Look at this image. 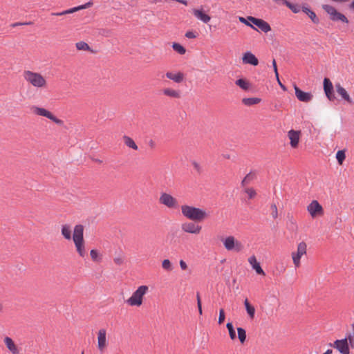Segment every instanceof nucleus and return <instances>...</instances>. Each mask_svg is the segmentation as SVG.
<instances>
[{
    "label": "nucleus",
    "instance_id": "6ab92c4d",
    "mask_svg": "<svg viewBox=\"0 0 354 354\" xmlns=\"http://www.w3.org/2000/svg\"><path fill=\"white\" fill-rule=\"evenodd\" d=\"M5 345L12 354H20L18 346L15 344L12 338L6 337L3 339Z\"/></svg>",
    "mask_w": 354,
    "mask_h": 354
},
{
    "label": "nucleus",
    "instance_id": "8fccbe9b",
    "mask_svg": "<svg viewBox=\"0 0 354 354\" xmlns=\"http://www.w3.org/2000/svg\"><path fill=\"white\" fill-rule=\"evenodd\" d=\"M185 36H186V37H187V38H192H192H196V34H195L194 32H192V31H188V32H186V34H185Z\"/></svg>",
    "mask_w": 354,
    "mask_h": 354
},
{
    "label": "nucleus",
    "instance_id": "de8ad7c7",
    "mask_svg": "<svg viewBox=\"0 0 354 354\" xmlns=\"http://www.w3.org/2000/svg\"><path fill=\"white\" fill-rule=\"evenodd\" d=\"M113 261L116 265L120 266L124 263V258L121 256L116 257L113 259Z\"/></svg>",
    "mask_w": 354,
    "mask_h": 354
},
{
    "label": "nucleus",
    "instance_id": "cd10ccee",
    "mask_svg": "<svg viewBox=\"0 0 354 354\" xmlns=\"http://www.w3.org/2000/svg\"><path fill=\"white\" fill-rule=\"evenodd\" d=\"M122 138L124 140V143L127 147H128L133 150H138V145L136 144L134 140L131 137H129L128 136H124Z\"/></svg>",
    "mask_w": 354,
    "mask_h": 354
},
{
    "label": "nucleus",
    "instance_id": "a18cd8bd",
    "mask_svg": "<svg viewBox=\"0 0 354 354\" xmlns=\"http://www.w3.org/2000/svg\"><path fill=\"white\" fill-rule=\"evenodd\" d=\"M192 165L194 169V170L198 173V174H201L202 172V167L201 166V165L196 162V161H193L192 162Z\"/></svg>",
    "mask_w": 354,
    "mask_h": 354
},
{
    "label": "nucleus",
    "instance_id": "7ed1b4c3",
    "mask_svg": "<svg viewBox=\"0 0 354 354\" xmlns=\"http://www.w3.org/2000/svg\"><path fill=\"white\" fill-rule=\"evenodd\" d=\"M73 240L78 254L81 257H84L86 254V252L84 240V226L82 225H76L75 226Z\"/></svg>",
    "mask_w": 354,
    "mask_h": 354
},
{
    "label": "nucleus",
    "instance_id": "79ce46f5",
    "mask_svg": "<svg viewBox=\"0 0 354 354\" xmlns=\"http://www.w3.org/2000/svg\"><path fill=\"white\" fill-rule=\"evenodd\" d=\"M245 192L250 199L254 198L257 195L256 191L252 187L245 189Z\"/></svg>",
    "mask_w": 354,
    "mask_h": 354
},
{
    "label": "nucleus",
    "instance_id": "f03ea898",
    "mask_svg": "<svg viewBox=\"0 0 354 354\" xmlns=\"http://www.w3.org/2000/svg\"><path fill=\"white\" fill-rule=\"evenodd\" d=\"M329 345L340 354H350V347L354 348V324L352 325V333H348L345 338L337 339Z\"/></svg>",
    "mask_w": 354,
    "mask_h": 354
},
{
    "label": "nucleus",
    "instance_id": "dca6fc26",
    "mask_svg": "<svg viewBox=\"0 0 354 354\" xmlns=\"http://www.w3.org/2000/svg\"><path fill=\"white\" fill-rule=\"evenodd\" d=\"M294 88L295 91V95L299 101L308 102L313 99V95L310 93L304 92L296 85L294 86Z\"/></svg>",
    "mask_w": 354,
    "mask_h": 354
},
{
    "label": "nucleus",
    "instance_id": "864d4df0",
    "mask_svg": "<svg viewBox=\"0 0 354 354\" xmlns=\"http://www.w3.org/2000/svg\"><path fill=\"white\" fill-rule=\"evenodd\" d=\"M148 145L151 149H153L156 147V143L153 140H150Z\"/></svg>",
    "mask_w": 354,
    "mask_h": 354
},
{
    "label": "nucleus",
    "instance_id": "f8f14e48",
    "mask_svg": "<svg viewBox=\"0 0 354 354\" xmlns=\"http://www.w3.org/2000/svg\"><path fill=\"white\" fill-rule=\"evenodd\" d=\"M252 24L257 26L262 32L267 33L271 30L270 24L262 19L250 17L248 19Z\"/></svg>",
    "mask_w": 354,
    "mask_h": 354
},
{
    "label": "nucleus",
    "instance_id": "e433bc0d",
    "mask_svg": "<svg viewBox=\"0 0 354 354\" xmlns=\"http://www.w3.org/2000/svg\"><path fill=\"white\" fill-rule=\"evenodd\" d=\"M162 93L164 95L171 97H177V91L171 89V88H165L162 90Z\"/></svg>",
    "mask_w": 354,
    "mask_h": 354
},
{
    "label": "nucleus",
    "instance_id": "ddd939ff",
    "mask_svg": "<svg viewBox=\"0 0 354 354\" xmlns=\"http://www.w3.org/2000/svg\"><path fill=\"white\" fill-rule=\"evenodd\" d=\"M192 14L198 20L204 24H208L211 20V17L205 12L203 7L193 9Z\"/></svg>",
    "mask_w": 354,
    "mask_h": 354
},
{
    "label": "nucleus",
    "instance_id": "4468645a",
    "mask_svg": "<svg viewBox=\"0 0 354 354\" xmlns=\"http://www.w3.org/2000/svg\"><path fill=\"white\" fill-rule=\"evenodd\" d=\"M106 346V330L104 328H101L97 333V348L101 352H103Z\"/></svg>",
    "mask_w": 354,
    "mask_h": 354
},
{
    "label": "nucleus",
    "instance_id": "72a5a7b5",
    "mask_svg": "<svg viewBox=\"0 0 354 354\" xmlns=\"http://www.w3.org/2000/svg\"><path fill=\"white\" fill-rule=\"evenodd\" d=\"M322 9L330 16V17L333 15V13L337 10L334 6L324 4L322 5Z\"/></svg>",
    "mask_w": 354,
    "mask_h": 354
},
{
    "label": "nucleus",
    "instance_id": "c85d7f7f",
    "mask_svg": "<svg viewBox=\"0 0 354 354\" xmlns=\"http://www.w3.org/2000/svg\"><path fill=\"white\" fill-rule=\"evenodd\" d=\"M62 235L67 240H71L72 238L71 236V226L68 224H64L62 226L61 229Z\"/></svg>",
    "mask_w": 354,
    "mask_h": 354
},
{
    "label": "nucleus",
    "instance_id": "69168bd1",
    "mask_svg": "<svg viewBox=\"0 0 354 354\" xmlns=\"http://www.w3.org/2000/svg\"><path fill=\"white\" fill-rule=\"evenodd\" d=\"M82 354H84V352H82Z\"/></svg>",
    "mask_w": 354,
    "mask_h": 354
},
{
    "label": "nucleus",
    "instance_id": "412c9836",
    "mask_svg": "<svg viewBox=\"0 0 354 354\" xmlns=\"http://www.w3.org/2000/svg\"><path fill=\"white\" fill-rule=\"evenodd\" d=\"M248 262L251 265L252 268L255 270L257 274L265 275V272L261 268L260 264L257 262L255 256H251L250 257H249Z\"/></svg>",
    "mask_w": 354,
    "mask_h": 354
},
{
    "label": "nucleus",
    "instance_id": "2f4dec72",
    "mask_svg": "<svg viewBox=\"0 0 354 354\" xmlns=\"http://www.w3.org/2000/svg\"><path fill=\"white\" fill-rule=\"evenodd\" d=\"M226 327L229 332L230 337L232 340H234L236 337L235 330L234 328L233 324L232 322H228L226 324Z\"/></svg>",
    "mask_w": 354,
    "mask_h": 354
},
{
    "label": "nucleus",
    "instance_id": "13d9d810",
    "mask_svg": "<svg viewBox=\"0 0 354 354\" xmlns=\"http://www.w3.org/2000/svg\"><path fill=\"white\" fill-rule=\"evenodd\" d=\"M178 82H179L181 80H183V74L178 72Z\"/></svg>",
    "mask_w": 354,
    "mask_h": 354
},
{
    "label": "nucleus",
    "instance_id": "e2e57ef3",
    "mask_svg": "<svg viewBox=\"0 0 354 354\" xmlns=\"http://www.w3.org/2000/svg\"><path fill=\"white\" fill-rule=\"evenodd\" d=\"M178 3H183V4L185 5V6L187 5V0H178Z\"/></svg>",
    "mask_w": 354,
    "mask_h": 354
},
{
    "label": "nucleus",
    "instance_id": "49530a36",
    "mask_svg": "<svg viewBox=\"0 0 354 354\" xmlns=\"http://www.w3.org/2000/svg\"><path fill=\"white\" fill-rule=\"evenodd\" d=\"M166 76L169 79L172 80L174 82H177V73L168 72L166 73Z\"/></svg>",
    "mask_w": 354,
    "mask_h": 354
},
{
    "label": "nucleus",
    "instance_id": "6e6552de",
    "mask_svg": "<svg viewBox=\"0 0 354 354\" xmlns=\"http://www.w3.org/2000/svg\"><path fill=\"white\" fill-rule=\"evenodd\" d=\"M32 109L35 115L46 117L59 126H62L64 124L63 120L57 118L51 112L44 108L33 106Z\"/></svg>",
    "mask_w": 354,
    "mask_h": 354
},
{
    "label": "nucleus",
    "instance_id": "1a4fd4ad",
    "mask_svg": "<svg viewBox=\"0 0 354 354\" xmlns=\"http://www.w3.org/2000/svg\"><path fill=\"white\" fill-rule=\"evenodd\" d=\"M307 211L312 218L322 216L324 213L322 206L316 200H313L307 206Z\"/></svg>",
    "mask_w": 354,
    "mask_h": 354
},
{
    "label": "nucleus",
    "instance_id": "4be33fe9",
    "mask_svg": "<svg viewBox=\"0 0 354 354\" xmlns=\"http://www.w3.org/2000/svg\"><path fill=\"white\" fill-rule=\"evenodd\" d=\"M335 88L337 93L346 102L348 103H352V100L347 93L346 90L343 88L339 84L335 85Z\"/></svg>",
    "mask_w": 354,
    "mask_h": 354
},
{
    "label": "nucleus",
    "instance_id": "f704fd0d",
    "mask_svg": "<svg viewBox=\"0 0 354 354\" xmlns=\"http://www.w3.org/2000/svg\"><path fill=\"white\" fill-rule=\"evenodd\" d=\"M250 17H253L252 16H248L246 18L243 17H239V21L240 22L244 24L245 25L250 27L251 28L257 30V28L251 24L252 22L248 19Z\"/></svg>",
    "mask_w": 354,
    "mask_h": 354
},
{
    "label": "nucleus",
    "instance_id": "0eeeda50",
    "mask_svg": "<svg viewBox=\"0 0 354 354\" xmlns=\"http://www.w3.org/2000/svg\"><path fill=\"white\" fill-rule=\"evenodd\" d=\"M307 252V244L304 241L299 242L297 245V250L292 252L291 257L295 268L301 266V259Z\"/></svg>",
    "mask_w": 354,
    "mask_h": 354
},
{
    "label": "nucleus",
    "instance_id": "a19ab883",
    "mask_svg": "<svg viewBox=\"0 0 354 354\" xmlns=\"http://www.w3.org/2000/svg\"><path fill=\"white\" fill-rule=\"evenodd\" d=\"M180 266L183 270L186 271L187 274H190L192 273V270L188 267V266L184 261H180Z\"/></svg>",
    "mask_w": 354,
    "mask_h": 354
},
{
    "label": "nucleus",
    "instance_id": "a211bd4d",
    "mask_svg": "<svg viewBox=\"0 0 354 354\" xmlns=\"http://www.w3.org/2000/svg\"><path fill=\"white\" fill-rule=\"evenodd\" d=\"M242 62L245 64H250L252 66H257L259 60L257 57L251 52H245L242 57Z\"/></svg>",
    "mask_w": 354,
    "mask_h": 354
},
{
    "label": "nucleus",
    "instance_id": "c03bdc74",
    "mask_svg": "<svg viewBox=\"0 0 354 354\" xmlns=\"http://www.w3.org/2000/svg\"><path fill=\"white\" fill-rule=\"evenodd\" d=\"M225 318V311L223 308L219 310L218 324H221L224 322Z\"/></svg>",
    "mask_w": 354,
    "mask_h": 354
},
{
    "label": "nucleus",
    "instance_id": "9d476101",
    "mask_svg": "<svg viewBox=\"0 0 354 354\" xmlns=\"http://www.w3.org/2000/svg\"><path fill=\"white\" fill-rule=\"evenodd\" d=\"M182 230L186 233L198 234L202 230V226L195 222H185L181 225Z\"/></svg>",
    "mask_w": 354,
    "mask_h": 354
},
{
    "label": "nucleus",
    "instance_id": "f3484780",
    "mask_svg": "<svg viewBox=\"0 0 354 354\" xmlns=\"http://www.w3.org/2000/svg\"><path fill=\"white\" fill-rule=\"evenodd\" d=\"M324 90L326 97L329 100L333 101L335 100V97L333 93V84L328 78H324Z\"/></svg>",
    "mask_w": 354,
    "mask_h": 354
},
{
    "label": "nucleus",
    "instance_id": "052dcab7",
    "mask_svg": "<svg viewBox=\"0 0 354 354\" xmlns=\"http://www.w3.org/2000/svg\"><path fill=\"white\" fill-rule=\"evenodd\" d=\"M198 309V313L201 315L203 314V310H202V305L200 304V306H197Z\"/></svg>",
    "mask_w": 354,
    "mask_h": 354
},
{
    "label": "nucleus",
    "instance_id": "a878e982",
    "mask_svg": "<svg viewBox=\"0 0 354 354\" xmlns=\"http://www.w3.org/2000/svg\"><path fill=\"white\" fill-rule=\"evenodd\" d=\"M241 101L244 105L250 106L259 104L261 102V99L259 97H245L243 98Z\"/></svg>",
    "mask_w": 354,
    "mask_h": 354
},
{
    "label": "nucleus",
    "instance_id": "b1692460",
    "mask_svg": "<svg viewBox=\"0 0 354 354\" xmlns=\"http://www.w3.org/2000/svg\"><path fill=\"white\" fill-rule=\"evenodd\" d=\"M275 1L285 5L294 13H298L300 11V8L298 5L292 4L287 0H276Z\"/></svg>",
    "mask_w": 354,
    "mask_h": 354
},
{
    "label": "nucleus",
    "instance_id": "393cba45",
    "mask_svg": "<svg viewBox=\"0 0 354 354\" xmlns=\"http://www.w3.org/2000/svg\"><path fill=\"white\" fill-rule=\"evenodd\" d=\"M330 19L334 21H342L343 23H348L347 17L344 14L338 12L337 10L333 13V15L330 17Z\"/></svg>",
    "mask_w": 354,
    "mask_h": 354
},
{
    "label": "nucleus",
    "instance_id": "338daca9",
    "mask_svg": "<svg viewBox=\"0 0 354 354\" xmlns=\"http://www.w3.org/2000/svg\"><path fill=\"white\" fill-rule=\"evenodd\" d=\"M322 354H324V353H322Z\"/></svg>",
    "mask_w": 354,
    "mask_h": 354
},
{
    "label": "nucleus",
    "instance_id": "2eb2a0df",
    "mask_svg": "<svg viewBox=\"0 0 354 354\" xmlns=\"http://www.w3.org/2000/svg\"><path fill=\"white\" fill-rule=\"evenodd\" d=\"M301 136V132L299 131L290 130L288 132V137L290 141V146L295 149L298 147Z\"/></svg>",
    "mask_w": 354,
    "mask_h": 354
},
{
    "label": "nucleus",
    "instance_id": "aec40b11",
    "mask_svg": "<svg viewBox=\"0 0 354 354\" xmlns=\"http://www.w3.org/2000/svg\"><path fill=\"white\" fill-rule=\"evenodd\" d=\"M92 6H93V2L88 1L84 5H81V6H77V7L70 8L68 10H64L62 12V15H68V14H72L77 11L90 8Z\"/></svg>",
    "mask_w": 354,
    "mask_h": 354
},
{
    "label": "nucleus",
    "instance_id": "4d7b16f0",
    "mask_svg": "<svg viewBox=\"0 0 354 354\" xmlns=\"http://www.w3.org/2000/svg\"><path fill=\"white\" fill-rule=\"evenodd\" d=\"M24 24H26V25H30V24H32V22L24 23ZM19 25H24V24H21V23H16V24H13V26H19Z\"/></svg>",
    "mask_w": 354,
    "mask_h": 354
},
{
    "label": "nucleus",
    "instance_id": "f257e3e1",
    "mask_svg": "<svg viewBox=\"0 0 354 354\" xmlns=\"http://www.w3.org/2000/svg\"><path fill=\"white\" fill-rule=\"evenodd\" d=\"M181 212L186 218L195 222H201L209 217L206 209L187 205L181 206Z\"/></svg>",
    "mask_w": 354,
    "mask_h": 354
},
{
    "label": "nucleus",
    "instance_id": "bb28decb",
    "mask_svg": "<svg viewBox=\"0 0 354 354\" xmlns=\"http://www.w3.org/2000/svg\"><path fill=\"white\" fill-rule=\"evenodd\" d=\"M244 306L245 307L246 312L250 319H254L255 315V308L250 304L248 299L244 301Z\"/></svg>",
    "mask_w": 354,
    "mask_h": 354
},
{
    "label": "nucleus",
    "instance_id": "39448f33",
    "mask_svg": "<svg viewBox=\"0 0 354 354\" xmlns=\"http://www.w3.org/2000/svg\"><path fill=\"white\" fill-rule=\"evenodd\" d=\"M24 77L26 82L37 88H45L47 85L46 79L38 73L25 71Z\"/></svg>",
    "mask_w": 354,
    "mask_h": 354
},
{
    "label": "nucleus",
    "instance_id": "58836bf2",
    "mask_svg": "<svg viewBox=\"0 0 354 354\" xmlns=\"http://www.w3.org/2000/svg\"><path fill=\"white\" fill-rule=\"evenodd\" d=\"M76 48L78 50H88L90 49L89 46L84 41H80L76 43Z\"/></svg>",
    "mask_w": 354,
    "mask_h": 354
},
{
    "label": "nucleus",
    "instance_id": "c9c22d12",
    "mask_svg": "<svg viewBox=\"0 0 354 354\" xmlns=\"http://www.w3.org/2000/svg\"><path fill=\"white\" fill-rule=\"evenodd\" d=\"M162 267L167 272L171 271L174 269V266L169 259L163 260L162 262Z\"/></svg>",
    "mask_w": 354,
    "mask_h": 354
},
{
    "label": "nucleus",
    "instance_id": "3c124183",
    "mask_svg": "<svg viewBox=\"0 0 354 354\" xmlns=\"http://www.w3.org/2000/svg\"><path fill=\"white\" fill-rule=\"evenodd\" d=\"M186 52L185 48L181 45L178 44V54L183 55Z\"/></svg>",
    "mask_w": 354,
    "mask_h": 354
},
{
    "label": "nucleus",
    "instance_id": "423d86ee",
    "mask_svg": "<svg viewBox=\"0 0 354 354\" xmlns=\"http://www.w3.org/2000/svg\"><path fill=\"white\" fill-rule=\"evenodd\" d=\"M149 287L145 285L140 286L129 297L127 303L131 306H140L142 304L143 297L148 292Z\"/></svg>",
    "mask_w": 354,
    "mask_h": 354
},
{
    "label": "nucleus",
    "instance_id": "4c0bfd02",
    "mask_svg": "<svg viewBox=\"0 0 354 354\" xmlns=\"http://www.w3.org/2000/svg\"><path fill=\"white\" fill-rule=\"evenodd\" d=\"M255 177V174L250 172L245 176V177L242 180V185L244 186L248 183H250Z\"/></svg>",
    "mask_w": 354,
    "mask_h": 354
},
{
    "label": "nucleus",
    "instance_id": "20e7f679",
    "mask_svg": "<svg viewBox=\"0 0 354 354\" xmlns=\"http://www.w3.org/2000/svg\"><path fill=\"white\" fill-rule=\"evenodd\" d=\"M221 241L227 251L239 253L244 248L243 244L232 235L223 236Z\"/></svg>",
    "mask_w": 354,
    "mask_h": 354
},
{
    "label": "nucleus",
    "instance_id": "09e8293b",
    "mask_svg": "<svg viewBox=\"0 0 354 354\" xmlns=\"http://www.w3.org/2000/svg\"><path fill=\"white\" fill-rule=\"evenodd\" d=\"M272 64L274 72L275 74V77H278L279 73H278V70H277V63H276V61L274 59H273Z\"/></svg>",
    "mask_w": 354,
    "mask_h": 354
},
{
    "label": "nucleus",
    "instance_id": "603ef678",
    "mask_svg": "<svg viewBox=\"0 0 354 354\" xmlns=\"http://www.w3.org/2000/svg\"><path fill=\"white\" fill-rule=\"evenodd\" d=\"M277 79V81L279 84V85L280 86V87L283 90V91H286V86L281 82L280 81V79H279V77L278 76V77H276Z\"/></svg>",
    "mask_w": 354,
    "mask_h": 354
},
{
    "label": "nucleus",
    "instance_id": "5701e85b",
    "mask_svg": "<svg viewBox=\"0 0 354 354\" xmlns=\"http://www.w3.org/2000/svg\"><path fill=\"white\" fill-rule=\"evenodd\" d=\"M235 84L240 87L241 89H243V91H248L251 88V84L248 80H247L245 78L238 79L235 82Z\"/></svg>",
    "mask_w": 354,
    "mask_h": 354
},
{
    "label": "nucleus",
    "instance_id": "bf43d9fd",
    "mask_svg": "<svg viewBox=\"0 0 354 354\" xmlns=\"http://www.w3.org/2000/svg\"><path fill=\"white\" fill-rule=\"evenodd\" d=\"M50 15L52 16H63L62 15V12H52Z\"/></svg>",
    "mask_w": 354,
    "mask_h": 354
},
{
    "label": "nucleus",
    "instance_id": "37998d69",
    "mask_svg": "<svg viewBox=\"0 0 354 354\" xmlns=\"http://www.w3.org/2000/svg\"><path fill=\"white\" fill-rule=\"evenodd\" d=\"M90 255L93 261H100V258L96 250H91L90 252Z\"/></svg>",
    "mask_w": 354,
    "mask_h": 354
},
{
    "label": "nucleus",
    "instance_id": "5fc2aeb1",
    "mask_svg": "<svg viewBox=\"0 0 354 354\" xmlns=\"http://www.w3.org/2000/svg\"><path fill=\"white\" fill-rule=\"evenodd\" d=\"M348 8L354 12V0H353L348 5Z\"/></svg>",
    "mask_w": 354,
    "mask_h": 354
},
{
    "label": "nucleus",
    "instance_id": "680f3d73",
    "mask_svg": "<svg viewBox=\"0 0 354 354\" xmlns=\"http://www.w3.org/2000/svg\"><path fill=\"white\" fill-rule=\"evenodd\" d=\"M172 48L175 51H177V42H174L172 44Z\"/></svg>",
    "mask_w": 354,
    "mask_h": 354
},
{
    "label": "nucleus",
    "instance_id": "473e14b6",
    "mask_svg": "<svg viewBox=\"0 0 354 354\" xmlns=\"http://www.w3.org/2000/svg\"><path fill=\"white\" fill-rule=\"evenodd\" d=\"M346 158V154L344 150H339L336 153V159L339 163V165H342L343 164L344 160Z\"/></svg>",
    "mask_w": 354,
    "mask_h": 354
},
{
    "label": "nucleus",
    "instance_id": "9b49d317",
    "mask_svg": "<svg viewBox=\"0 0 354 354\" xmlns=\"http://www.w3.org/2000/svg\"><path fill=\"white\" fill-rule=\"evenodd\" d=\"M159 203L169 209L176 208L177 205L176 199L167 193H162L159 198Z\"/></svg>",
    "mask_w": 354,
    "mask_h": 354
},
{
    "label": "nucleus",
    "instance_id": "7c9ffc66",
    "mask_svg": "<svg viewBox=\"0 0 354 354\" xmlns=\"http://www.w3.org/2000/svg\"><path fill=\"white\" fill-rule=\"evenodd\" d=\"M238 338L241 344H243L246 339V332L243 328H237Z\"/></svg>",
    "mask_w": 354,
    "mask_h": 354
},
{
    "label": "nucleus",
    "instance_id": "c756f323",
    "mask_svg": "<svg viewBox=\"0 0 354 354\" xmlns=\"http://www.w3.org/2000/svg\"><path fill=\"white\" fill-rule=\"evenodd\" d=\"M302 11L309 17V18L312 20L313 23H319V19L317 18L315 12H313L307 7H302Z\"/></svg>",
    "mask_w": 354,
    "mask_h": 354
},
{
    "label": "nucleus",
    "instance_id": "0e129e2a",
    "mask_svg": "<svg viewBox=\"0 0 354 354\" xmlns=\"http://www.w3.org/2000/svg\"><path fill=\"white\" fill-rule=\"evenodd\" d=\"M324 354H333V350L332 349H328Z\"/></svg>",
    "mask_w": 354,
    "mask_h": 354
},
{
    "label": "nucleus",
    "instance_id": "6e6d98bb",
    "mask_svg": "<svg viewBox=\"0 0 354 354\" xmlns=\"http://www.w3.org/2000/svg\"><path fill=\"white\" fill-rule=\"evenodd\" d=\"M196 298H197V306H200V304H201V301L200 295L198 293H197V295H196Z\"/></svg>",
    "mask_w": 354,
    "mask_h": 354
},
{
    "label": "nucleus",
    "instance_id": "ea45409f",
    "mask_svg": "<svg viewBox=\"0 0 354 354\" xmlns=\"http://www.w3.org/2000/svg\"><path fill=\"white\" fill-rule=\"evenodd\" d=\"M271 209V216L274 219H276L278 217V209L276 204L272 203L270 205Z\"/></svg>",
    "mask_w": 354,
    "mask_h": 354
}]
</instances>
